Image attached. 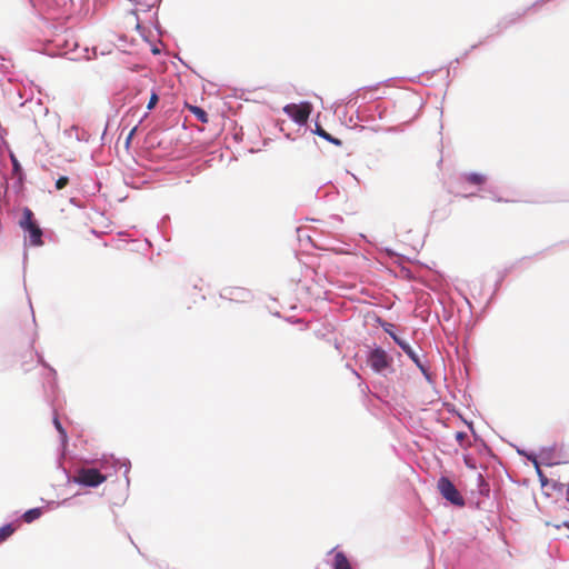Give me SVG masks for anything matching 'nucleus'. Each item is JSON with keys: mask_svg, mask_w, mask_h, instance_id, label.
<instances>
[{"mask_svg": "<svg viewBox=\"0 0 569 569\" xmlns=\"http://www.w3.org/2000/svg\"><path fill=\"white\" fill-rule=\"evenodd\" d=\"M437 488L440 495L452 505L458 507L465 506L463 497L460 495V492L457 490V488L449 478L441 477L438 480Z\"/></svg>", "mask_w": 569, "mask_h": 569, "instance_id": "nucleus-3", "label": "nucleus"}, {"mask_svg": "<svg viewBox=\"0 0 569 569\" xmlns=\"http://www.w3.org/2000/svg\"><path fill=\"white\" fill-rule=\"evenodd\" d=\"M393 340L397 342V345L408 355V357L420 368L423 370V367L420 362V359L418 355L413 351V349L409 346L408 342L405 340H401L397 336H392Z\"/></svg>", "mask_w": 569, "mask_h": 569, "instance_id": "nucleus-6", "label": "nucleus"}, {"mask_svg": "<svg viewBox=\"0 0 569 569\" xmlns=\"http://www.w3.org/2000/svg\"><path fill=\"white\" fill-rule=\"evenodd\" d=\"M332 569H352L350 561L342 551L335 553Z\"/></svg>", "mask_w": 569, "mask_h": 569, "instance_id": "nucleus-7", "label": "nucleus"}, {"mask_svg": "<svg viewBox=\"0 0 569 569\" xmlns=\"http://www.w3.org/2000/svg\"><path fill=\"white\" fill-rule=\"evenodd\" d=\"M390 361L387 352L380 348L373 349L368 357V363L376 372H382L387 369Z\"/></svg>", "mask_w": 569, "mask_h": 569, "instance_id": "nucleus-5", "label": "nucleus"}, {"mask_svg": "<svg viewBox=\"0 0 569 569\" xmlns=\"http://www.w3.org/2000/svg\"><path fill=\"white\" fill-rule=\"evenodd\" d=\"M41 515H42V510L40 508H33V509H30V510L26 511L22 515V519L27 523H30V522L34 521L36 519L40 518Z\"/></svg>", "mask_w": 569, "mask_h": 569, "instance_id": "nucleus-9", "label": "nucleus"}, {"mask_svg": "<svg viewBox=\"0 0 569 569\" xmlns=\"http://www.w3.org/2000/svg\"><path fill=\"white\" fill-rule=\"evenodd\" d=\"M316 133L320 136L321 138L335 143L336 146H341V141L339 139L333 138L330 133H328L325 129L321 127H317Z\"/></svg>", "mask_w": 569, "mask_h": 569, "instance_id": "nucleus-11", "label": "nucleus"}, {"mask_svg": "<svg viewBox=\"0 0 569 569\" xmlns=\"http://www.w3.org/2000/svg\"><path fill=\"white\" fill-rule=\"evenodd\" d=\"M20 227L29 232L30 243L32 246L42 244V230L33 219V212L29 208H24L22 211V219L20 220Z\"/></svg>", "mask_w": 569, "mask_h": 569, "instance_id": "nucleus-2", "label": "nucleus"}, {"mask_svg": "<svg viewBox=\"0 0 569 569\" xmlns=\"http://www.w3.org/2000/svg\"><path fill=\"white\" fill-rule=\"evenodd\" d=\"M465 437H466V433H463V432H458V433L456 435V438H457V440H459V441H461Z\"/></svg>", "mask_w": 569, "mask_h": 569, "instance_id": "nucleus-19", "label": "nucleus"}, {"mask_svg": "<svg viewBox=\"0 0 569 569\" xmlns=\"http://www.w3.org/2000/svg\"><path fill=\"white\" fill-rule=\"evenodd\" d=\"M283 111L297 123L303 124L308 121L309 116L312 111V107L309 102H302L300 104L290 103L283 108Z\"/></svg>", "mask_w": 569, "mask_h": 569, "instance_id": "nucleus-4", "label": "nucleus"}, {"mask_svg": "<svg viewBox=\"0 0 569 569\" xmlns=\"http://www.w3.org/2000/svg\"><path fill=\"white\" fill-rule=\"evenodd\" d=\"M136 28H137V29H139V28H140V24H139V22H138V21H137V23H136Z\"/></svg>", "mask_w": 569, "mask_h": 569, "instance_id": "nucleus-20", "label": "nucleus"}, {"mask_svg": "<svg viewBox=\"0 0 569 569\" xmlns=\"http://www.w3.org/2000/svg\"><path fill=\"white\" fill-rule=\"evenodd\" d=\"M69 182V179L68 177H60L57 181H56V188L58 190H61L63 189Z\"/></svg>", "mask_w": 569, "mask_h": 569, "instance_id": "nucleus-15", "label": "nucleus"}, {"mask_svg": "<svg viewBox=\"0 0 569 569\" xmlns=\"http://www.w3.org/2000/svg\"><path fill=\"white\" fill-rule=\"evenodd\" d=\"M237 296L238 298H241L242 301H244V298L247 296H249V292L246 291L244 289H240V288H234V289H229V290H226V296Z\"/></svg>", "mask_w": 569, "mask_h": 569, "instance_id": "nucleus-13", "label": "nucleus"}, {"mask_svg": "<svg viewBox=\"0 0 569 569\" xmlns=\"http://www.w3.org/2000/svg\"><path fill=\"white\" fill-rule=\"evenodd\" d=\"M189 110L197 117L199 121L202 123H207L209 121L207 112L197 106H188Z\"/></svg>", "mask_w": 569, "mask_h": 569, "instance_id": "nucleus-10", "label": "nucleus"}, {"mask_svg": "<svg viewBox=\"0 0 569 569\" xmlns=\"http://www.w3.org/2000/svg\"><path fill=\"white\" fill-rule=\"evenodd\" d=\"M53 422H54V426H56L57 430L61 433V436H62L63 438H66V437H67V433H66L64 429L62 428V426H61V423H60L59 419H58V418H54Z\"/></svg>", "mask_w": 569, "mask_h": 569, "instance_id": "nucleus-17", "label": "nucleus"}, {"mask_svg": "<svg viewBox=\"0 0 569 569\" xmlns=\"http://www.w3.org/2000/svg\"><path fill=\"white\" fill-rule=\"evenodd\" d=\"M107 480V477L94 468H80L72 481L86 487H98Z\"/></svg>", "mask_w": 569, "mask_h": 569, "instance_id": "nucleus-1", "label": "nucleus"}, {"mask_svg": "<svg viewBox=\"0 0 569 569\" xmlns=\"http://www.w3.org/2000/svg\"><path fill=\"white\" fill-rule=\"evenodd\" d=\"M16 531V528L8 523L0 528V543H2L6 539H8L13 532Z\"/></svg>", "mask_w": 569, "mask_h": 569, "instance_id": "nucleus-12", "label": "nucleus"}, {"mask_svg": "<svg viewBox=\"0 0 569 569\" xmlns=\"http://www.w3.org/2000/svg\"><path fill=\"white\" fill-rule=\"evenodd\" d=\"M158 101H159V96L157 92L153 91L150 96L149 102L147 104V109L152 110L157 106Z\"/></svg>", "mask_w": 569, "mask_h": 569, "instance_id": "nucleus-14", "label": "nucleus"}, {"mask_svg": "<svg viewBox=\"0 0 569 569\" xmlns=\"http://www.w3.org/2000/svg\"><path fill=\"white\" fill-rule=\"evenodd\" d=\"M11 159H12V163H13V169L16 171L19 170L20 166H19L18 160L14 158V156H11Z\"/></svg>", "mask_w": 569, "mask_h": 569, "instance_id": "nucleus-18", "label": "nucleus"}, {"mask_svg": "<svg viewBox=\"0 0 569 569\" xmlns=\"http://www.w3.org/2000/svg\"><path fill=\"white\" fill-rule=\"evenodd\" d=\"M137 129H138V126H134V127L130 130V132H129V134H128V137H127V139H126V147H127V148L130 146V142H131V140H132V138H133V136H134V133H136Z\"/></svg>", "mask_w": 569, "mask_h": 569, "instance_id": "nucleus-16", "label": "nucleus"}, {"mask_svg": "<svg viewBox=\"0 0 569 569\" xmlns=\"http://www.w3.org/2000/svg\"><path fill=\"white\" fill-rule=\"evenodd\" d=\"M463 179L475 186H481L486 182V177L481 173H468Z\"/></svg>", "mask_w": 569, "mask_h": 569, "instance_id": "nucleus-8", "label": "nucleus"}]
</instances>
